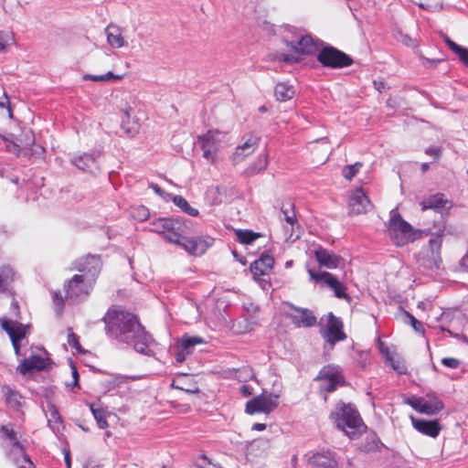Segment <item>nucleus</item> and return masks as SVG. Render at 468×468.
Instances as JSON below:
<instances>
[{
	"label": "nucleus",
	"instance_id": "13",
	"mask_svg": "<svg viewBox=\"0 0 468 468\" xmlns=\"http://www.w3.org/2000/svg\"><path fill=\"white\" fill-rule=\"evenodd\" d=\"M284 304L290 309V312H286L285 316L291 320L295 327L308 328L317 324V317L312 310L298 307L292 303H285Z\"/></svg>",
	"mask_w": 468,
	"mask_h": 468
},
{
	"label": "nucleus",
	"instance_id": "10",
	"mask_svg": "<svg viewBox=\"0 0 468 468\" xmlns=\"http://www.w3.org/2000/svg\"><path fill=\"white\" fill-rule=\"evenodd\" d=\"M320 335L331 346L346 339L343 321L333 313L327 314V323L324 326L321 327Z\"/></svg>",
	"mask_w": 468,
	"mask_h": 468
},
{
	"label": "nucleus",
	"instance_id": "21",
	"mask_svg": "<svg viewBox=\"0 0 468 468\" xmlns=\"http://www.w3.org/2000/svg\"><path fill=\"white\" fill-rule=\"evenodd\" d=\"M273 264L274 259L272 256L262 254L250 264V270L255 279H260L261 276L271 272Z\"/></svg>",
	"mask_w": 468,
	"mask_h": 468
},
{
	"label": "nucleus",
	"instance_id": "35",
	"mask_svg": "<svg viewBox=\"0 0 468 468\" xmlns=\"http://www.w3.org/2000/svg\"><path fill=\"white\" fill-rule=\"evenodd\" d=\"M0 431L12 441L13 446L23 450V446L18 441L12 424L2 425Z\"/></svg>",
	"mask_w": 468,
	"mask_h": 468
},
{
	"label": "nucleus",
	"instance_id": "50",
	"mask_svg": "<svg viewBox=\"0 0 468 468\" xmlns=\"http://www.w3.org/2000/svg\"><path fill=\"white\" fill-rule=\"evenodd\" d=\"M66 297L62 296L60 292H55L53 294V302H54L55 305L58 306L59 311H61V309L64 306V299Z\"/></svg>",
	"mask_w": 468,
	"mask_h": 468
},
{
	"label": "nucleus",
	"instance_id": "36",
	"mask_svg": "<svg viewBox=\"0 0 468 468\" xmlns=\"http://www.w3.org/2000/svg\"><path fill=\"white\" fill-rule=\"evenodd\" d=\"M387 364H388L395 371H397L399 374H405L407 373V366L403 359L400 357L395 356L394 354L385 361Z\"/></svg>",
	"mask_w": 468,
	"mask_h": 468
},
{
	"label": "nucleus",
	"instance_id": "58",
	"mask_svg": "<svg viewBox=\"0 0 468 468\" xmlns=\"http://www.w3.org/2000/svg\"><path fill=\"white\" fill-rule=\"evenodd\" d=\"M401 41L406 46H413L414 45V40L408 35H403L401 37Z\"/></svg>",
	"mask_w": 468,
	"mask_h": 468
},
{
	"label": "nucleus",
	"instance_id": "15",
	"mask_svg": "<svg viewBox=\"0 0 468 468\" xmlns=\"http://www.w3.org/2000/svg\"><path fill=\"white\" fill-rule=\"evenodd\" d=\"M277 395L262 394L246 402L245 411L247 414L270 413L278 407Z\"/></svg>",
	"mask_w": 468,
	"mask_h": 468
},
{
	"label": "nucleus",
	"instance_id": "22",
	"mask_svg": "<svg viewBox=\"0 0 468 468\" xmlns=\"http://www.w3.org/2000/svg\"><path fill=\"white\" fill-rule=\"evenodd\" d=\"M308 463L318 468H337L338 463L335 453L330 451H323L314 453Z\"/></svg>",
	"mask_w": 468,
	"mask_h": 468
},
{
	"label": "nucleus",
	"instance_id": "12",
	"mask_svg": "<svg viewBox=\"0 0 468 468\" xmlns=\"http://www.w3.org/2000/svg\"><path fill=\"white\" fill-rule=\"evenodd\" d=\"M316 379L321 382V388L325 392H333L337 387L346 385L345 378L338 367L324 366L318 373Z\"/></svg>",
	"mask_w": 468,
	"mask_h": 468
},
{
	"label": "nucleus",
	"instance_id": "60",
	"mask_svg": "<svg viewBox=\"0 0 468 468\" xmlns=\"http://www.w3.org/2000/svg\"><path fill=\"white\" fill-rule=\"evenodd\" d=\"M135 379H136V377L122 376V377L117 378V380L119 383H127L129 381H133Z\"/></svg>",
	"mask_w": 468,
	"mask_h": 468
},
{
	"label": "nucleus",
	"instance_id": "7",
	"mask_svg": "<svg viewBox=\"0 0 468 468\" xmlns=\"http://www.w3.org/2000/svg\"><path fill=\"white\" fill-rule=\"evenodd\" d=\"M152 230L175 244H181L183 224L176 218H158L152 222Z\"/></svg>",
	"mask_w": 468,
	"mask_h": 468
},
{
	"label": "nucleus",
	"instance_id": "25",
	"mask_svg": "<svg viewBox=\"0 0 468 468\" xmlns=\"http://www.w3.org/2000/svg\"><path fill=\"white\" fill-rule=\"evenodd\" d=\"M412 425L419 432L431 438H436L441 430L439 421L436 420H426L412 419Z\"/></svg>",
	"mask_w": 468,
	"mask_h": 468
},
{
	"label": "nucleus",
	"instance_id": "28",
	"mask_svg": "<svg viewBox=\"0 0 468 468\" xmlns=\"http://www.w3.org/2000/svg\"><path fill=\"white\" fill-rule=\"evenodd\" d=\"M107 43L113 48H120L125 46L126 42L122 37V31L120 27L109 24L105 28Z\"/></svg>",
	"mask_w": 468,
	"mask_h": 468
},
{
	"label": "nucleus",
	"instance_id": "41",
	"mask_svg": "<svg viewBox=\"0 0 468 468\" xmlns=\"http://www.w3.org/2000/svg\"><path fill=\"white\" fill-rule=\"evenodd\" d=\"M294 90H275L274 96L279 101H286L291 100L294 96Z\"/></svg>",
	"mask_w": 468,
	"mask_h": 468
},
{
	"label": "nucleus",
	"instance_id": "51",
	"mask_svg": "<svg viewBox=\"0 0 468 468\" xmlns=\"http://www.w3.org/2000/svg\"><path fill=\"white\" fill-rule=\"evenodd\" d=\"M10 310L12 312L13 316L16 319H20L21 318V313H20L19 304H18L17 301H16L14 298H13V301L11 303Z\"/></svg>",
	"mask_w": 468,
	"mask_h": 468
},
{
	"label": "nucleus",
	"instance_id": "24",
	"mask_svg": "<svg viewBox=\"0 0 468 468\" xmlns=\"http://www.w3.org/2000/svg\"><path fill=\"white\" fill-rule=\"evenodd\" d=\"M314 256L320 265L324 266L328 269L337 268L340 265L341 261H343L340 256L324 248H319L315 250Z\"/></svg>",
	"mask_w": 468,
	"mask_h": 468
},
{
	"label": "nucleus",
	"instance_id": "3",
	"mask_svg": "<svg viewBox=\"0 0 468 468\" xmlns=\"http://www.w3.org/2000/svg\"><path fill=\"white\" fill-rule=\"evenodd\" d=\"M331 419L337 428L345 431L350 438H353L356 432H360L364 428V422L359 412L351 404H338L336 412L331 414Z\"/></svg>",
	"mask_w": 468,
	"mask_h": 468
},
{
	"label": "nucleus",
	"instance_id": "34",
	"mask_svg": "<svg viewBox=\"0 0 468 468\" xmlns=\"http://www.w3.org/2000/svg\"><path fill=\"white\" fill-rule=\"evenodd\" d=\"M90 409L95 418V420L98 422V425L101 429H105L108 427V422L106 420V414L102 408L101 407H95V405L92 403L90 405Z\"/></svg>",
	"mask_w": 468,
	"mask_h": 468
},
{
	"label": "nucleus",
	"instance_id": "2",
	"mask_svg": "<svg viewBox=\"0 0 468 468\" xmlns=\"http://www.w3.org/2000/svg\"><path fill=\"white\" fill-rule=\"evenodd\" d=\"M282 42L290 48L292 54L272 53L270 58L274 61L285 62L287 64L298 63L302 60L303 55H314L323 42L314 38L303 28L285 25L280 28Z\"/></svg>",
	"mask_w": 468,
	"mask_h": 468
},
{
	"label": "nucleus",
	"instance_id": "9",
	"mask_svg": "<svg viewBox=\"0 0 468 468\" xmlns=\"http://www.w3.org/2000/svg\"><path fill=\"white\" fill-rule=\"evenodd\" d=\"M406 403L416 411L426 415H435L444 409L442 400L433 392H429L424 397L412 396L407 399Z\"/></svg>",
	"mask_w": 468,
	"mask_h": 468
},
{
	"label": "nucleus",
	"instance_id": "39",
	"mask_svg": "<svg viewBox=\"0 0 468 468\" xmlns=\"http://www.w3.org/2000/svg\"><path fill=\"white\" fill-rule=\"evenodd\" d=\"M133 217L138 221H144L149 218V210L144 206H137L132 208Z\"/></svg>",
	"mask_w": 468,
	"mask_h": 468
},
{
	"label": "nucleus",
	"instance_id": "29",
	"mask_svg": "<svg viewBox=\"0 0 468 468\" xmlns=\"http://www.w3.org/2000/svg\"><path fill=\"white\" fill-rule=\"evenodd\" d=\"M447 47L459 58L461 62L468 68V48L453 42L447 35L442 34Z\"/></svg>",
	"mask_w": 468,
	"mask_h": 468
},
{
	"label": "nucleus",
	"instance_id": "33",
	"mask_svg": "<svg viewBox=\"0 0 468 468\" xmlns=\"http://www.w3.org/2000/svg\"><path fill=\"white\" fill-rule=\"evenodd\" d=\"M121 75H115L112 71H109L105 74L101 75H91V74H85L82 76L83 80H93V81H102V82H110L112 80H121Z\"/></svg>",
	"mask_w": 468,
	"mask_h": 468
},
{
	"label": "nucleus",
	"instance_id": "62",
	"mask_svg": "<svg viewBox=\"0 0 468 468\" xmlns=\"http://www.w3.org/2000/svg\"><path fill=\"white\" fill-rule=\"evenodd\" d=\"M200 458L206 463V464H211V460L206 455V454H201L200 455Z\"/></svg>",
	"mask_w": 468,
	"mask_h": 468
},
{
	"label": "nucleus",
	"instance_id": "45",
	"mask_svg": "<svg viewBox=\"0 0 468 468\" xmlns=\"http://www.w3.org/2000/svg\"><path fill=\"white\" fill-rule=\"evenodd\" d=\"M20 398V395L16 391L11 389L10 388H6L5 399L8 403L18 405Z\"/></svg>",
	"mask_w": 468,
	"mask_h": 468
},
{
	"label": "nucleus",
	"instance_id": "57",
	"mask_svg": "<svg viewBox=\"0 0 468 468\" xmlns=\"http://www.w3.org/2000/svg\"><path fill=\"white\" fill-rule=\"evenodd\" d=\"M460 264L463 269H464L465 271H468V247H467L464 256L461 260Z\"/></svg>",
	"mask_w": 468,
	"mask_h": 468
},
{
	"label": "nucleus",
	"instance_id": "26",
	"mask_svg": "<svg viewBox=\"0 0 468 468\" xmlns=\"http://www.w3.org/2000/svg\"><path fill=\"white\" fill-rule=\"evenodd\" d=\"M49 363V358H44L40 356H31L29 358L25 359L19 366L18 370L22 375L36 369L43 370Z\"/></svg>",
	"mask_w": 468,
	"mask_h": 468
},
{
	"label": "nucleus",
	"instance_id": "47",
	"mask_svg": "<svg viewBox=\"0 0 468 468\" xmlns=\"http://www.w3.org/2000/svg\"><path fill=\"white\" fill-rule=\"evenodd\" d=\"M12 41L14 38L11 34L0 31V52L4 51Z\"/></svg>",
	"mask_w": 468,
	"mask_h": 468
},
{
	"label": "nucleus",
	"instance_id": "53",
	"mask_svg": "<svg viewBox=\"0 0 468 468\" xmlns=\"http://www.w3.org/2000/svg\"><path fill=\"white\" fill-rule=\"evenodd\" d=\"M379 351H380L381 355L383 356L385 361L389 359V357L393 355L390 352L389 348L388 346H385L382 342H380V344H379Z\"/></svg>",
	"mask_w": 468,
	"mask_h": 468
},
{
	"label": "nucleus",
	"instance_id": "23",
	"mask_svg": "<svg viewBox=\"0 0 468 468\" xmlns=\"http://www.w3.org/2000/svg\"><path fill=\"white\" fill-rule=\"evenodd\" d=\"M258 144L259 138L250 135L242 144L236 148L232 154L233 163H240L246 156L251 154L256 150Z\"/></svg>",
	"mask_w": 468,
	"mask_h": 468
},
{
	"label": "nucleus",
	"instance_id": "54",
	"mask_svg": "<svg viewBox=\"0 0 468 468\" xmlns=\"http://www.w3.org/2000/svg\"><path fill=\"white\" fill-rule=\"evenodd\" d=\"M71 369H72V378H73V388H77L78 389H80V385H79V380H80V376H79V372L76 368L75 366H72L71 367Z\"/></svg>",
	"mask_w": 468,
	"mask_h": 468
},
{
	"label": "nucleus",
	"instance_id": "4",
	"mask_svg": "<svg viewBox=\"0 0 468 468\" xmlns=\"http://www.w3.org/2000/svg\"><path fill=\"white\" fill-rule=\"evenodd\" d=\"M388 231L390 239L398 247L415 241L420 238L421 231L414 229L412 226L405 221L400 215L391 217Z\"/></svg>",
	"mask_w": 468,
	"mask_h": 468
},
{
	"label": "nucleus",
	"instance_id": "42",
	"mask_svg": "<svg viewBox=\"0 0 468 468\" xmlns=\"http://www.w3.org/2000/svg\"><path fill=\"white\" fill-rule=\"evenodd\" d=\"M419 58L420 60L421 65L426 69L436 68L440 63L443 61V59L441 58H428L424 57L422 54L419 55Z\"/></svg>",
	"mask_w": 468,
	"mask_h": 468
},
{
	"label": "nucleus",
	"instance_id": "31",
	"mask_svg": "<svg viewBox=\"0 0 468 468\" xmlns=\"http://www.w3.org/2000/svg\"><path fill=\"white\" fill-rule=\"evenodd\" d=\"M178 346L184 347L189 354H192L193 348L204 343V340L200 336H186L184 335L178 342Z\"/></svg>",
	"mask_w": 468,
	"mask_h": 468
},
{
	"label": "nucleus",
	"instance_id": "27",
	"mask_svg": "<svg viewBox=\"0 0 468 468\" xmlns=\"http://www.w3.org/2000/svg\"><path fill=\"white\" fill-rule=\"evenodd\" d=\"M179 245L182 246L187 252L195 256H200L204 254L209 247V243L201 237L186 239Z\"/></svg>",
	"mask_w": 468,
	"mask_h": 468
},
{
	"label": "nucleus",
	"instance_id": "37",
	"mask_svg": "<svg viewBox=\"0 0 468 468\" xmlns=\"http://www.w3.org/2000/svg\"><path fill=\"white\" fill-rule=\"evenodd\" d=\"M362 165L363 164L360 162L346 165L342 170L343 176L349 181L352 180L356 176Z\"/></svg>",
	"mask_w": 468,
	"mask_h": 468
},
{
	"label": "nucleus",
	"instance_id": "18",
	"mask_svg": "<svg viewBox=\"0 0 468 468\" xmlns=\"http://www.w3.org/2000/svg\"><path fill=\"white\" fill-rule=\"evenodd\" d=\"M92 283L85 279L84 275H73L64 285L66 299H76L81 295H88Z\"/></svg>",
	"mask_w": 468,
	"mask_h": 468
},
{
	"label": "nucleus",
	"instance_id": "6",
	"mask_svg": "<svg viewBox=\"0 0 468 468\" xmlns=\"http://www.w3.org/2000/svg\"><path fill=\"white\" fill-rule=\"evenodd\" d=\"M310 280L319 284L321 287H328L331 289L335 296L338 299L351 301V296L347 293V287L340 282L334 274L328 271H314L308 270Z\"/></svg>",
	"mask_w": 468,
	"mask_h": 468
},
{
	"label": "nucleus",
	"instance_id": "17",
	"mask_svg": "<svg viewBox=\"0 0 468 468\" xmlns=\"http://www.w3.org/2000/svg\"><path fill=\"white\" fill-rule=\"evenodd\" d=\"M373 203L364 192L362 187L356 188L350 195L348 199L349 214L361 215L372 210Z\"/></svg>",
	"mask_w": 468,
	"mask_h": 468
},
{
	"label": "nucleus",
	"instance_id": "40",
	"mask_svg": "<svg viewBox=\"0 0 468 468\" xmlns=\"http://www.w3.org/2000/svg\"><path fill=\"white\" fill-rule=\"evenodd\" d=\"M0 110L4 111V115L11 119L13 117L10 99L5 92L0 98Z\"/></svg>",
	"mask_w": 468,
	"mask_h": 468
},
{
	"label": "nucleus",
	"instance_id": "55",
	"mask_svg": "<svg viewBox=\"0 0 468 468\" xmlns=\"http://www.w3.org/2000/svg\"><path fill=\"white\" fill-rule=\"evenodd\" d=\"M17 468H35V465L29 459L28 455L24 454V463Z\"/></svg>",
	"mask_w": 468,
	"mask_h": 468
},
{
	"label": "nucleus",
	"instance_id": "32",
	"mask_svg": "<svg viewBox=\"0 0 468 468\" xmlns=\"http://www.w3.org/2000/svg\"><path fill=\"white\" fill-rule=\"evenodd\" d=\"M174 204L178 207L182 211L185 213L192 216V217H197L199 212L197 208L192 207L187 200L183 197L182 196H175L173 197Z\"/></svg>",
	"mask_w": 468,
	"mask_h": 468
},
{
	"label": "nucleus",
	"instance_id": "48",
	"mask_svg": "<svg viewBox=\"0 0 468 468\" xmlns=\"http://www.w3.org/2000/svg\"><path fill=\"white\" fill-rule=\"evenodd\" d=\"M441 364L446 367L455 369L460 367L461 361L455 357H443Z\"/></svg>",
	"mask_w": 468,
	"mask_h": 468
},
{
	"label": "nucleus",
	"instance_id": "49",
	"mask_svg": "<svg viewBox=\"0 0 468 468\" xmlns=\"http://www.w3.org/2000/svg\"><path fill=\"white\" fill-rule=\"evenodd\" d=\"M428 155L433 157L434 161H438L441 156V150L440 147H430L425 150Z\"/></svg>",
	"mask_w": 468,
	"mask_h": 468
},
{
	"label": "nucleus",
	"instance_id": "46",
	"mask_svg": "<svg viewBox=\"0 0 468 468\" xmlns=\"http://www.w3.org/2000/svg\"><path fill=\"white\" fill-rule=\"evenodd\" d=\"M190 354L187 350L184 349V347L178 346V343L176 344V352L175 354V358L177 364L183 363L186 357Z\"/></svg>",
	"mask_w": 468,
	"mask_h": 468
},
{
	"label": "nucleus",
	"instance_id": "19",
	"mask_svg": "<svg viewBox=\"0 0 468 468\" xmlns=\"http://www.w3.org/2000/svg\"><path fill=\"white\" fill-rule=\"evenodd\" d=\"M16 279V271L9 264L0 266V295H15L14 282Z\"/></svg>",
	"mask_w": 468,
	"mask_h": 468
},
{
	"label": "nucleus",
	"instance_id": "11",
	"mask_svg": "<svg viewBox=\"0 0 468 468\" xmlns=\"http://www.w3.org/2000/svg\"><path fill=\"white\" fill-rule=\"evenodd\" d=\"M225 133L218 130H209L205 134L197 137V142L203 150V157L212 164L216 162L219 144Z\"/></svg>",
	"mask_w": 468,
	"mask_h": 468
},
{
	"label": "nucleus",
	"instance_id": "1",
	"mask_svg": "<svg viewBox=\"0 0 468 468\" xmlns=\"http://www.w3.org/2000/svg\"><path fill=\"white\" fill-rule=\"evenodd\" d=\"M103 322L109 335L133 345L138 353L146 356L154 354L150 347L153 338L145 331L136 314L120 306H112L103 316Z\"/></svg>",
	"mask_w": 468,
	"mask_h": 468
},
{
	"label": "nucleus",
	"instance_id": "20",
	"mask_svg": "<svg viewBox=\"0 0 468 468\" xmlns=\"http://www.w3.org/2000/svg\"><path fill=\"white\" fill-rule=\"evenodd\" d=\"M420 205L422 211L433 209L435 211L441 212L444 209L449 210L452 207V201L446 199L444 195L441 193H437L428 197L423 199Z\"/></svg>",
	"mask_w": 468,
	"mask_h": 468
},
{
	"label": "nucleus",
	"instance_id": "30",
	"mask_svg": "<svg viewBox=\"0 0 468 468\" xmlns=\"http://www.w3.org/2000/svg\"><path fill=\"white\" fill-rule=\"evenodd\" d=\"M235 234L237 236V240L245 245H250L261 237V233L248 229H236Z\"/></svg>",
	"mask_w": 468,
	"mask_h": 468
},
{
	"label": "nucleus",
	"instance_id": "14",
	"mask_svg": "<svg viewBox=\"0 0 468 468\" xmlns=\"http://www.w3.org/2000/svg\"><path fill=\"white\" fill-rule=\"evenodd\" d=\"M444 229H440L428 242L423 259L429 268H439L442 262L441 247Z\"/></svg>",
	"mask_w": 468,
	"mask_h": 468
},
{
	"label": "nucleus",
	"instance_id": "61",
	"mask_svg": "<svg viewBox=\"0 0 468 468\" xmlns=\"http://www.w3.org/2000/svg\"><path fill=\"white\" fill-rule=\"evenodd\" d=\"M265 429H266V424L265 423H255L252 426V430L258 431H264Z\"/></svg>",
	"mask_w": 468,
	"mask_h": 468
},
{
	"label": "nucleus",
	"instance_id": "8",
	"mask_svg": "<svg viewBox=\"0 0 468 468\" xmlns=\"http://www.w3.org/2000/svg\"><path fill=\"white\" fill-rule=\"evenodd\" d=\"M102 267V261L100 255L88 254L74 261L71 264V271L80 272L85 279L95 282Z\"/></svg>",
	"mask_w": 468,
	"mask_h": 468
},
{
	"label": "nucleus",
	"instance_id": "16",
	"mask_svg": "<svg viewBox=\"0 0 468 468\" xmlns=\"http://www.w3.org/2000/svg\"><path fill=\"white\" fill-rule=\"evenodd\" d=\"M0 325L9 335L16 355H19V342L25 338L27 327L23 324L7 319L6 317H0Z\"/></svg>",
	"mask_w": 468,
	"mask_h": 468
},
{
	"label": "nucleus",
	"instance_id": "43",
	"mask_svg": "<svg viewBox=\"0 0 468 468\" xmlns=\"http://www.w3.org/2000/svg\"><path fill=\"white\" fill-rule=\"evenodd\" d=\"M289 205L292 207V210L288 211L286 208L282 207V212L284 215V220L292 227V229H293L294 225L297 224V218L293 211V205L292 203H290Z\"/></svg>",
	"mask_w": 468,
	"mask_h": 468
},
{
	"label": "nucleus",
	"instance_id": "59",
	"mask_svg": "<svg viewBox=\"0 0 468 468\" xmlns=\"http://www.w3.org/2000/svg\"><path fill=\"white\" fill-rule=\"evenodd\" d=\"M7 148L9 151L16 153V154L20 153V151H21L20 145H18L17 144H15V143L7 144Z\"/></svg>",
	"mask_w": 468,
	"mask_h": 468
},
{
	"label": "nucleus",
	"instance_id": "5",
	"mask_svg": "<svg viewBox=\"0 0 468 468\" xmlns=\"http://www.w3.org/2000/svg\"><path fill=\"white\" fill-rule=\"evenodd\" d=\"M317 61L324 68L344 69L353 64V58L333 46H324L316 51Z\"/></svg>",
	"mask_w": 468,
	"mask_h": 468
},
{
	"label": "nucleus",
	"instance_id": "38",
	"mask_svg": "<svg viewBox=\"0 0 468 468\" xmlns=\"http://www.w3.org/2000/svg\"><path fill=\"white\" fill-rule=\"evenodd\" d=\"M68 344L73 348H75L78 353H84V349L82 348L80 343L79 335L73 333L70 327L68 328Z\"/></svg>",
	"mask_w": 468,
	"mask_h": 468
},
{
	"label": "nucleus",
	"instance_id": "56",
	"mask_svg": "<svg viewBox=\"0 0 468 468\" xmlns=\"http://www.w3.org/2000/svg\"><path fill=\"white\" fill-rule=\"evenodd\" d=\"M240 393L243 397H249L252 394V388L249 385H242L240 388Z\"/></svg>",
	"mask_w": 468,
	"mask_h": 468
},
{
	"label": "nucleus",
	"instance_id": "44",
	"mask_svg": "<svg viewBox=\"0 0 468 468\" xmlns=\"http://www.w3.org/2000/svg\"><path fill=\"white\" fill-rule=\"evenodd\" d=\"M405 316L407 318V323H409L416 332L424 333V328H423L421 322H420L418 319H416L409 312H405Z\"/></svg>",
	"mask_w": 468,
	"mask_h": 468
},
{
	"label": "nucleus",
	"instance_id": "52",
	"mask_svg": "<svg viewBox=\"0 0 468 468\" xmlns=\"http://www.w3.org/2000/svg\"><path fill=\"white\" fill-rule=\"evenodd\" d=\"M48 411H49V414H50V417L51 419L49 420V421L51 420H54L56 422H60L61 421V418H60V415L58 411V410L56 409L55 406L51 405L48 407Z\"/></svg>",
	"mask_w": 468,
	"mask_h": 468
},
{
	"label": "nucleus",
	"instance_id": "63",
	"mask_svg": "<svg viewBox=\"0 0 468 468\" xmlns=\"http://www.w3.org/2000/svg\"><path fill=\"white\" fill-rule=\"evenodd\" d=\"M430 166L428 163H423L420 166L421 172L425 173L429 170Z\"/></svg>",
	"mask_w": 468,
	"mask_h": 468
},
{
	"label": "nucleus",
	"instance_id": "64",
	"mask_svg": "<svg viewBox=\"0 0 468 468\" xmlns=\"http://www.w3.org/2000/svg\"><path fill=\"white\" fill-rule=\"evenodd\" d=\"M374 85H375V88H383L384 87V82L383 80H374Z\"/></svg>",
	"mask_w": 468,
	"mask_h": 468
}]
</instances>
